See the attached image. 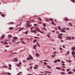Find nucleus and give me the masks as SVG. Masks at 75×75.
Here are the masks:
<instances>
[{
    "label": "nucleus",
    "instance_id": "1",
    "mask_svg": "<svg viewBox=\"0 0 75 75\" xmlns=\"http://www.w3.org/2000/svg\"><path fill=\"white\" fill-rule=\"evenodd\" d=\"M30 32H31V33H37V31L35 30H30Z\"/></svg>",
    "mask_w": 75,
    "mask_h": 75
},
{
    "label": "nucleus",
    "instance_id": "2",
    "mask_svg": "<svg viewBox=\"0 0 75 75\" xmlns=\"http://www.w3.org/2000/svg\"><path fill=\"white\" fill-rule=\"evenodd\" d=\"M45 72L46 73V74H51L52 72L51 71H45Z\"/></svg>",
    "mask_w": 75,
    "mask_h": 75
},
{
    "label": "nucleus",
    "instance_id": "3",
    "mask_svg": "<svg viewBox=\"0 0 75 75\" xmlns=\"http://www.w3.org/2000/svg\"><path fill=\"white\" fill-rule=\"evenodd\" d=\"M29 57L30 59H31V60H32V59H33V57L31 56V55H29Z\"/></svg>",
    "mask_w": 75,
    "mask_h": 75
},
{
    "label": "nucleus",
    "instance_id": "4",
    "mask_svg": "<svg viewBox=\"0 0 75 75\" xmlns=\"http://www.w3.org/2000/svg\"><path fill=\"white\" fill-rule=\"evenodd\" d=\"M60 31L61 32H62L63 33H66V31L64 30L63 29H60Z\"/></svg>",
    "mask_w": 75,
    "mask_h": 75
},
{
    "label": "nucleus",
    "instance_id": "5",
    "mask_svg": "<svg viewBox=\"0 0 75 75\" xmlns=\"http://www.w3.org/2000/svg\"><path fill=\"white\" fill-rule=\"evenodd\" d=\"M14 24V23L13 22H10V23H8V24L9 25H10V24Z\"/></svg>",
    "mask_w": 75,
    "mask_h": 75
},
{
    "label": "nucleus",
    "instance_id": "6",
    "mask_svg": "<svg viewBox=\"0 0 75 75\" xmlns=\"http://www.w3.org/2000/svg\"><path fill=\"white\" fill-rule=\"evenodd\" d=\"M68 74H74V73L71 71H70L69 72Z\"/></svg>",
    "mask_w": 75,
    "mask_h": 75
},
{
    "label": "nucleus",
    "instance_id": "7",
    "mask_svg": "<svg viewBox=\"0 0 75 75\" xmlns=\"http://www.w3.org/2000/svg\"><path fill=\"white\" fill-rule=\"evenodd\" d=\"M56 69H58V70H61V69L60 68V67H56Z\"/></svg>",
    "mask_w": 75,
    "mask_h": 75
},
{
    "label": "nucleus",
    "instance_id": "8",
    "mask_svg": "<svg viewBox=\"0 0 75 75\" xmlns=\"http://www.w3.org/2000/svg\"><path fill=\"white\" fill-rule=\"evenodd\" d=\"M13 39L16 40H17L18 39V38L16 37H15L13 38Z\"/></svg>",
    "mask_w": 75,
    "mask_h": 75
},
{
    "label": "nucleus",
    "instance_id": "9",
    "mask_svg": "<svg viewBox=\"0 0 75 75\" xmlns=\"http://www.w3.org/2000/svg\"><path fill=\"white\" fill-rule=\"evenodd\" d=\"M72 55H75V52L74 51H72L71 53Z\"/></svg>",
    "mask_w": 75,
    "mask_h": 75
},
{
    "label": "nucleus",
    "instance_id": "10",
    "mask_svg": "<svg viewBox=\"0 0 75 75\" xmlns=\"http://www.w3.org/2000/svg\"><path fill=\"white\" fill-rule=\"evenodd\" d=\"M8 37L9 38H11L12 37V35H11V34H9L8 35Z\"/></svg>",
    "mask_w": 75,
    "mask_h": 75
},
{
    "label": "nucleus",
    "instance_id": "11",
    "mask_svg": "<svg viewBox=\"0 0 75 75\" xmlns=\"http://www.w3.org/2000/svg\"><path fill=\"white\" fill-rule=\"evenodd\" d=\"M65 20L66 21H68V18H65Z\"/></svg>",
    "mask_w": 75,
    "mask_h": 75
},
{
    "label": "nucleus",
    "instance_id": "12",
    "mask_svg": "<svg viewBox=\"0 0 75 75\" xmlns=\"http://www.w3.org/2000/svg\"><path fill=\"white\" fill-rule=\"evenodd\" d=\"M26 25H27V26H28V27H31V25H29V24L27 23H26Z\"/></svg>",
    "mask_w": 75,
    "mask_h": 75
},
{
    "label": "nucleus",
    "instance_id": "13",
    "mask_svg": "<svg viewBox=\"0 0 75 75\" xmlns=\"http://www.w3.org/2000/svg\"><path fill=\"white\" fill-rule=\"evenodd\" d=\"M59 39H62V37L61 36H59V37H57Z\"/></svg>",
    "mask_w": 75,
    "mask_h": 75
},
{
    "label": "nucleus",
    "instance_id": "14",
    "mask_svg": "<svg viewBox=\"0 0 75 75\" xmlns=\"http://www.w3.org/2000/svg\"><path fill=\"white\" fill-rule=\"evenodd\" d=\"M71 50H73V51H74L75 50V47H74L71 48Z\"/></svg>",
    "mask_w": 75,
    "mask_h": 75
},
{
    "label": "nucleus",
    "instance_id": "15",
    "mask_svg": "<svg viewBox=\"0 0 75 75\" xmlns=\"http://www.w3.org/2000/svg\"><path fill=\"white\" fill-rule=\"evenodd\" d=\"M52 24H53L54 25H56V24L53 21L52 22Z\"/></svg>",
    "mask_w": 75,
    "mask_h": 75
},
{
    "label": "nucleus",
    "instance_id": "16",
    "mask_svg": "<svg viewBox=\"0 0 75 75\" xmlns=\"http://www.w3.org/2000/svg\"><path fill=\"white\" fill-rule=\"evenodd\" d=\"M24 29V28H21L19 30V31H21V30H23Z\"/></svg>",
    "mask_w": 75,
    "mask_h": 75
},
{
    "label": "nucleus",
    "instance_id": "17",
    "mask_svg": "<svg viewBox=\"0 0 75 75\" xmlns=\"http://www.w3.org/2000/svg\"><path fill=\"white\" fill-rule=\"evenodd\" d=\"M24 29V28H21L19 30V31H21V30H23Z\"/></svg>",
    "mask_w": 75,
    "mask_h": 75
},
{
    "label": "nucleus",
    "instance_id": "18",
    "mask_svg": "<svg viewBox=\"0 0 75 75\" xmlns=\"http://www.w3.org/2000/svg\"><path fill=\"white\" fill-rule=\"evenodd\" d=\"M66 62H72V61L71 60H66Z\"/></svg>",
    "mask_w": 75,
    "mask_h": 75
},
{
    "label": "nucleus",
    "instance_id": "19",
    "mask_svg": "<svg viewBox=\"0 0 75 75\" xmlns=\"http://www.w3.org/2000/svg\"><path fill=\"white\" fill-rule=\"evenodd\" d=\"M28 31H27L26 32H24V33L25 34H28Z\"/></svg>",
    "mask_w": 75,
    "mask_h": 75
},
{
    "label": "nucleus",
    "instance_id": "20",
    "mask_svg": "<svg viewBox=\"0 0 75 75\" xmlns=\"http://www.w3.org/2000/svg\"><path fill=\"white\" fill-rule=\"evenodd\" d=\"M14 59L16 62H17L18 61V59H17V58H15Z\"/></svg>",
    "mask_w": 75,
    "mask_h": 75
},
{
    "label": "nucleus",
    "instance_id": "21",
    "mask_svg": "<svg viewBox=\"0 0 75 75\" xmlns=\"http://www.w3.org/2000/svg\"><path fill=\"white\" fill-rule=\"evenodd\" d=\"M36 56H37V57H39V56H40V54L38 53H36Z\"/></svg>",
    "mask_w": 75,
    "mask_h": 75
},
{
    "label": "nucleus",
    "instance_id": "22",
    "mask_svg": "<svg viewBox=\"0 0 75 75\" xmlns=\"http://www.w3.org/2000/svg\"><path fill=\"white\" fill-rule=\"evenodd\" d=\"M67 38L68 40H71V38L70 37H68Z\"/></svg>",
    "mask_w": 75,
    "mask_h": 75
},
{
    "label": "nucleus",
    "instance_id": "23",
    "mask_svg": "<svg viewBox=\"0 0 75 75\" xmlns=\"http://www.w3.org/2000/svg\"><path fill=\"white\" fill-rule=\"evenodd\" d=\"M2 67L3 68H8V67L7 66H3Z\"/></svg>",
    "mask_w": 75,
    "mask_h": 75
},
{
    "label": "nucleus",
    "instance_id": "24",
    "mask_svg": "<svg viewBox=\"0 0 75 75\" xmlns=\"http://www.w3.org/2000/svg\"><path fill=\"white\" fill-rule=\"evenodd\" d=\"M47 67L48 68H49V69H50V68H51V67H50V66L49 65H47Z\"/></svg>",
    "mask_w": 75,
    "mask_h": 75
},
{
    "label": "nucleus",
    "instance_id": "25",
    "mask_svg": "<svg viewBox=\"0 0 75 75\" xmlns=\"http://www.w3.org/2000/svg\"><path fill=\"white\" fill-rule=\"evenodd\" d=\"M63 35V34H62V33H61V34H59L58 35V36H62Z\"/></svg>",
    "mask_w": 75,
    "mask_h": 75
},
{
    "label": "nucleus",
    "instance_id": "26",
    "mask_svg": "<svg viewBox=\"0 0 75 75\" xmlns=\"http://www.w3.org/2000/svg\"><path fill=\"white\" fill-rule=\"evenodd\" d=\"M43 64H44V65H47V63H46V62H44L43 63Z\"/></svg>",
    "mask_w": 75,
    "mask_h": 75
},
{
    "label": "nucleus",
    "instance_id": "27",
    "mask_svg": "<svg viewBox=\"0 0 75 75\" xmlns=\"http://www.w3.org/2000/svg\"><path fill=\"white\" fill-rule=\"evenodd\" d=\"M36 47H37L36 45L35 46V45H34L33 46V49H36Z\"/></svg>",
    "mask_w": 75,
    "mask_h": 75
},
{
    "label": "nucleus",
    "instance_id": "28",
    "mask_svg": "<svg viewBox=\"0 0 75 75\" xmlns=\"http://www.w3.org/2000/svg\"><path fill=\"white\" fill-rule=\"evenodd\" d=\"M61 75H64V74H65V72H61Z\"/></svg>",
    "mask_w": 75,
    "mask_h": 75
},
{
    "label": "nucleus",
    "instance_id": "29",
    "mask_svg": "<svg viewBox=\"0 0 75 75\" xmlns=\"http://www.w3.org/2000/svg\"><path fill=\"white\" fill-rule=\"evenodd\" d=\"M10 30H13L14 28L13 27H11L9 28Z\"/></svg>",
    "mask_w": 75,
    "mask_h": 75
},
{
    "label": "nucleus",
    "instance_id": "30",
    "mask_svg": "<svg viewBox=\"0 0 75 75\" xmlns=\"http://www.w3.org/2000/svg\"><path fill=\"white\" fill-rule=\"evenodd\" d=\"M15 41H16V40H15L14 39L12 40V42H15Z\"/></svg>",
    "mask_w": 75,
    "mask_h": 75
},
{
    "label": "nucleus",
    "instance_id": "31",
    "mask_svg": "<svg viewBox=\"0 0 75 75\" xmlns=\"http://www.w3.org/2000/svg\"><path fill=\"white\" fill-rule=\"evenodd\" d=\"M5 37L4 35L1 37V39H2L3 38H4Z\"/></svg>",
    "mask_w": 75,
    "mask_h": 75
},
{
    "label": "nucleus",
    "instance_id": "32",
    "mask_svg": "<svg viewBox=\"0 0 75 75\" xmlns=\"http://www.w3.org/2000/svg\"><path fill=\"white\" fill-rule=\"evenodd\" d=\"M36 41H37V40H34L33 42L34 43H35V42H36Z\"/></svg>",
    "mask_w": 75,
    "mask_h": 75
},
{
    "label": "nucleus",
    "instance_id": "33",
    "mask_svg": "<svg viewBox=\"0 0 75 75\" xmlns=\"http://www.w3.org/2000/svg\"><path fill=\"white\" fill-rule=\"evenodd\" d=\"M38 20H40V21H42V19H41V18H38Z\"/></svg>",
    "mask_w": 75,
    "mask_h": 75
},
{
    "label": "nucleus",
    "instance_id": "34",
    "mask_svg": "<svg viewBox=\"0 0 75 75\" xmlns=\"http://www.w3.org/2000/svg\"><path fill=\"white\" fill-rule=\"evenodd\" d=\"M57 62H58V60H56L54 61V63H57Z\"/></svg>",
    "mask_w": 75,
    "mask_h": 75
},
{
    "label": "nucleus",
    "instance_id": "35",
    "mask_svg": "<svg viewBox=\"0 0 75 75\" xmlns=\"http://www.w3.org/2000/svg\"><path fill=\"white\" fill-rule=\"evenodd\" d=\"M36 30L37 31H39V32H40V31H41V30L38 29H36Z\"/></svg>",
    "mask_w": 75,
    "mask_h": 75
},
{
    "label": "nucleus",
    "instance_id": "36",
    "mask_svg": "<svg viewBox=\"0 0 75 75\" xmlns=\"http://www.w3.org/2000/svg\"><path fill=\"white\" fill-rule=\"evenodd\" d=\"M43 25L44 27H46V25H45V23H43Z\"/></svg>",
    "mask_w": 75,
    "mask_h": 75
},
{
    "label": "nucleus",
    "instance_id": "37",
    "mask_svg": "<svg viewBox=\"0 0 75 75\" xmlns=\"http://www.w3.org/2000/svg\"><path fill=\"white\" fill-rule=\"evenodd\" d=\"M37 45H38V47H40V44H39V43H38V42H37Z\"/></svg>",
    "mask_w": 75,
    "mask_h": 75
},
{
    "label": "nucleus",
    "instance_id": "38",
    "mask_svg": "<svg viewBox=\"0 0 75 75\" xmlns=\"http://www.w3.org/2000/svg\"><path fill=\"white\" fill-rule=\"evenodd\" d=\"M6 74H8V75H11V74H10V73H6Z\"/></svg>",
    "mask_w": 75,
    "mask_h": 75
},
{
    "label": "nucleus",
    "instance_id": "39",
    "mask_svg": "<svg viewBox=\"0 0 75 75\" xmlns=\"http://www.w3.org/2000/svg\"><path fill=\"white\" fill-rule=\"evenodd\" d=\"M33 68L34 69H37V68H38V67H34Z\"/></svg>",
    "mask_w": 75,
    "mask_h": 75
},
{
    "label": "nucleus",
    "instance_id": "40",
    "mask_svg": "<svg viewBox=\"0 0 75 75\" xmlns=\"http://www.w3.org/2000/svg\"><path fill=\"white\" fill-rule=\"evenodd\" d=\"M46 20L47 22H49V21H50V20L48 19H46Z\"/></svg>",
    "mask_w": 75,
    "mask_h": 75
},
{
    "label": "nucleus",
    "instance_id": "41",
    "mask_svg": "<svg viewBox=\"0 0 75 75\" xmlns=\"http://www.w3.org/2000/svg\"><path fill=\"white\" fill-rule=\"evenodd\" d=\"M71 1L73 2V3H75V0H71Z\"/></svg>",
    "mask_w": 75,
    "mask_h": 75
},
{
    "label": "nucleus",
    "instance_id": "42",
    "mask_svg": "<svg viewBox=\"0 0 75 75\" xmlns=\"http://www.w3.org/2000/svg\"><path fill=\"white\" fill-rule=\"evenodd\" d=\"M58 28L59 30H61V27H60V26H58Z\"/></svg>",
    "mask_w": 75,
    "mask_h": 75
},
{
    "label": "nucleus",
    "instance_id": "43",
    "mask_svg": "<svg viewBox=\"0 0 75 75\" xmlns=\"http://www.w3.org/2000/svg\"><path fill=\"white\" fill-rule=\"evenodd\" d=\"M1 16H2V17H4V16H5V15H4V14H1Z\"/></svg>",
    "mask_w": 75,
    "mask_h": 75
},
{
    "label": "nucleus",
    "instance_id": "44",
    "mask_svg": "<svg viewBox=\"0 0 75 75\" xmlns=\"http://www.w3.org/2000/svg\"><path fill=\"white\" fill-rule=\"evenodd\" d=\"M40 33H42V34H44V32L42 31H40Z\"/></svg>",
    "mask_w": 75,
    "mask_h": 75
},
{
    "label": "nucleus",
    "instance_id": "45",
    "mask_svg": "<svg viewBox=\"0 0 75 75\" xmlns=\"http://www.w3.org/2000/svg\"><path fill=\"white\" fill-rule=\"evenodd\" d=\"M34 38H36L37 39V38L38 39H40V38L39 37H35Z\"/></svg>",
    "mask_w": 75,
    "mask_h": 75
},
{
    "label": "nucleus",
    "instance_id": "46",
    "mask_svg": "<svg viewBox=\"0 0 75 75\" xmlns=\"http://www.w3.org/2000/svg\"><path fill=\"white\" fill-rule=\"evenodd\" d=\"M43 29H44V30H45V31H47V30H46V28H45L43 27Z\"/></svg>",
    "mask_w": 75,
    "mask_h": 75
},
{
    "label": "nucleus",
    "instance_id": "47",
    "mask_svg": "<svg viewBox=\"0 0 75 75\" xmlns=\"http://www.w3.org/2000/svg\"><path fill=\"white\" fill-rule=\"evenodd\" d=\"M17 67H20V65L18 64H17Z\"/></svg>",
    "mask_w": 75,
    "mask_h": 75
},
{
    "label": "nucleus",
    "instance_id": "48",
    "mask_svg": "<svg viewBox=\"0 0 75 75\" xmlns=\"http://www.w3.org/2000/svg\"><path fill=\"white\" fill-rule=\"evenodd\" d=\"M69 71H70V69H68L67 70V72H69Z\"/></svg>",
    "mask_w": 75,
    "mask_h": 75
},
{
    "label": "nucleus",
    "instance_id": "49",
    "mask_svg": "<svg viewBox=\"0 0 75 75\" xmlns=\"http://www.w3.org/2000/svg\"><path fill=\"white\" fill-rule=\"evenodd\" d=\"M27 59L28 60H30V57H27Z\"/></svg>",
    "mask_w": 75,
    "mask_h": 75
},
{
    "label": "nucleus",
    "instance_id": "50",
    "mask_svg": "<svg viewBox=\"0 0 75 75\" xmlns=\"http://www.w3.org/2000/svg\"><path fill=\"white\" fill-rule=\"evenodd\" d=\"M7 42H6L3 43V44H7Z\"/></svg>",
    "mask_w": 75,
    "mask_h": 75
},
{
    "label": "nucleus",
    "instance_id": "51",
    "mask_svg": "<svg viewBox=\"0 0 75 75\" xmlns=\"http://www.w3.org/2000/svg\"><path fill=\"white\" fill-rule=\"evenodd\" d=\"M66 30H69V28H66Z\"/></svg>",
    "mask_w": 75,
    "mask_h": 75
},
{
    "label": "nucleus",
    "instance_id": "52",
    "mask_svg": "<svg viewBox=\"0 0 75 75\" xmlns=\"http://www.w3.org/2000/svg\"><path fill=\"white\" fill-rule=\"evenodd\" d=\"M44 61H45V62H48V61L47 60H44Z\"/></svg>",
    "mask_w": 75,
    "mask_h": 75
},
{
    "label": "nucleus",
    "instance_id": "53",
    "mask_svg": "<svg viewBox=\"0 0 75 75\" xmlns=\"http://www.w3.org/2000/svg\"><path fill=\"white\" fill-rule=\"evenodd\" d=\"M57 53L56 52H54L53 53V54H54V55H55V53Z\"/></svg>",
    "mask_w": 75,
    "mask_h": 75
},
{
    "label": "nucleus",
    "instance_id": "54",
    "mask_svg": "<svg viewBox=\"0 0 75 75\" xmlns=\"http://www.w3.org/2000/svg\"><path fill=\"white\" fill-rule=\"evenodd\" d=\"M47 37H48L49 38H50V35H47Z\"/></svg>",
    "mask_w": 75,
    "mask_h": 75
},
{
    "label": "nucleus",
    "instance_id": "55",
    "mask_svg": "<svg viewBox=\"0 0 75 75\" xmlns=\"http://www.w3.org/2000/svg\"><path fill=\"white\" fill-rule=\"evenodd\" d=\"M69 25H71V26H72V25H71V23H69Z\"/></svg>",
    "mask_w": 75,
    "mask_h": 75
},
{
    "label": "nucleus",
    "instance_id": "56",
    "mask_svg": "<svg viewBox=\"0 0 75 75\" xmlns=\"http://www.w3.org/2000/svg\"><path fill=\"white\" fill-rule=\"evenodd\" d=\"M22 44H25V42H24V41H22Z\"/></svg>",
    "mask_w": 75,
    "mask_h": 75
},
{
    "label": "nucleus",
    "instance_id": "57",
    "mask_svg": "<svg viewBox=\"0 0 75 75\" xmlns=\"http://www.w3.org/2000/svg\"><path fill=\"white\" fill-rule=\"evenodd\" d=\"M23 62H26L27 61L25 60H23Z\"/></svg>",
    "mask_w": 75,
    "mask_h": 75
},
{
    "label": "nucleus",
    "instance_id": "58",
    "mask_svg": "<svg viewBox=\"0 0 75 75\" xmlns=\"http://www.w3.org/2000/svg\"><path fill=\"white\" fill-rule=\"evenodd\" d=\"M62 69L63 71H65V69Z\"/></svg>",
    "mask_w": 75,
    "mask_h": 75
},
{
    "label": "nucleus",
    "instance_id": "59",
    "mask_svg": "<svg viewBox=\"0 0 75 75\" xmlns=\"http://www.w3.org/2000/svg\"><path fill=\"white\" fill-rule=\"evenodd\" d=\"M61 63H62V64H64V63H65V62H64V61H62L61 62Z\"/></svg>",
    "mask_w": 75,
    "mask_h": 75
},
{
    "label": "nucleus",
    "instance_id": "60",
    "mask_svg": "<svg viewBox=\"0 0 75 75\" xmlns=\"http://www.w3.org/2000/svg\"><path fill=\"white\" fill-rule=\"evenodd\" d=\"M8 66L9 67H11V64H9Z\"/></svg>",
    "mask_w": 75,
    "mask_h": 75
},
{
    "label": "nucleus",
    "instance_id": "61",
    "mask_svg": "<svg viewBox=\"0 0 75 75\" xmlns=\"http://www.w3.org/2000/svg\"><path fill=\"white\" fill-rule=\"evenodd\" d=\"M52 58H54V57H55V56H54V55H52Z\"/></svg>",
    "mask_w": 75,
    "mask_h": 75
},
{
    "label": "nucleus",
    "instance_id": "62",
    "mask_svg": "<svg viewBox=\"0 0 75 75\" xmlns=\"http://www.w3.org/2000/svg\"><path fill=\"white\" fill-rule=\"evenodd\" d=\"M34 25H35V26H37V24H34Z\"/></svg>",
    "mask_w": 75,
    "mask_h": 75
},
{
    "label": "nucleus",
    "instance_id": "63",
    "mask_svg": "<svg viewBox=\"0 0 75 75\" xmlns=\"http://www.w3.org/2000/svg\"><path fill=\"white\" fill-rule=\"evenodd\" d=\"M75 37H72V39H74L75 38Z\"/></svg>",
    "mask_w": 75,
    "mask_h": 75
},
{
    "label": "nucleus",
    "instance_id": "64",
    "mask_svg": "<svg viewBox=\"0 0 75 75\" xmlns=\"http://www.w3.org/2000/svg\"><path fill=\"white\" fill-rule=\"evenodd\" d=\"M72 71L75 72V69H73Z\"/></svg>",
    "mask_w": 75,
    "mask_h": 75
}]
</instances>
